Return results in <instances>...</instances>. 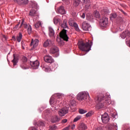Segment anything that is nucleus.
I'll list each match as a JSON object with an SVG mask.
<instances>
[{
	"mask_svg": "<svg viewBox=\"0 0 130 130\" xmlns=\"http://www.w3.org/2000/svg\"><path fill=\"white\" fill-rule=\"evenodd\" d=\"M82 3L83 5H87L90 3V0H82Z\"/></svg>",
	"mask_w": 130,
	"mask_h": 130,
	"instance_id": "nucleus-35",
	"label": "nucleus"
},
{
	"mask_svg": "<svg viewBox=\"0 0 130 130\" xmlns=\"http://www.w3.org/2000/svg\"><path fill=\"white\" fill-rule=\"evenodd\" d=\"M87 19L88 20H91V16H88V15L86 16Z\"/></svg>",
	"mask_w": 130,
	"mask_h": 130,
	"instance_id": "nucleus-52",
	"label": "nucleus"
},
{
	"mask_svg": "<svg viewBox=\"0 0 130 130\" xmlns=\"http://www.w3.org/2000/svg\"><path fill=\"white\" fill-rule=\"evenodd\" d=\"M94 130H104L103 126H98L94 128Z\"/></svg>",
	"mask_w": 130,
	"mask_h": 130,
	"instance_id": "nucleus-39",
	"label": "nucleus"
},
{
	"mask_svg": "<svg viewBox=\"0 0 130 130\" xmlns=\"http://www.w3.org/2000/svg\"><path fill=\"white\" fill-rule=\"evenodd\" d=\"M73 26H74L75 29V30L76 31H80V29H79V27H78V24L76 23H74Z\"/></svg>",
	"mask_w": 130,
	"mask_h": 130,
	"instance_id": "nucleus-36",
	"label": "nucleus"
},
{
	"mask_svg": "<svg viewBox=\"0 0 130 130\" xmlns=\"http://www.w3.org/2000/svg\"><path fill=\"white\" fill-rule=\"evenodd\" d=\"M12 39L14 40V41H15L16 40V38L15 37V36H13L12 37Z\"/></svg>",
	"mask_w": 130,
	"mask_h": 130,
	"instance_id": "nucleus-53",
	"label": "nucleus"
},
{
	"mask_svg": "<svg viewBox=\"0 0 130 130\" xmlns=\"http://www.w3.org/2000/svg\"><path fill=\"white\" fill-rule=\"evenodd\" d=\"M37 124L38 125V126H45V123L42 121H39L37 122Z\"/></svg>",
	"mask_w": 130,
	"mask_h": 130,
	"instance_id": "nucleus-32",
	"label": "nucleus"
},
{
	"mask_svg": "<svg viewBox=\"0 0 130 130\" xmlns=\"http://www.w3.org/2000/svg\"><path fill=\"white\" fill-rule=\"evenodd\" d=\"M64 99V94L61 93H56L54 94L50 99V105H55L56 103H59Z\"/></svg>",
	"mask_w": 130,
	"mask_h": 130,
	"instance_id": "nucleus-3",
	"label": "nucleus"
},
{
	"mask_svg": "<svg viewBox=\"0 0 130 130\" xmlns=\"http://www.w3.org/2000/svg\"><path fill=\"white\" fill-rule=\"evenodd\" d=\"M80 55L82 56V55H84L85 54H79Z\"/></svg>",
	"mask_w": 130,
	"mask_h": 130,
	"instance_id": "nucleus-58",
	"label": "nucleus"
},
{
	"mask_svg": "<svg viewBox=\"0 0 130 130\" xmlns=\"http://www.w3.org/2000/svg\"><path fill=\"white\" fill-rule=\"evenodd\" d=\"M32 8H35L36 10H37V9L39 7L38 4L36 3V2H34L32 3Z\"/></svg>",
	"mask_w": 130,
	"mask_h": 130,
	"instance_id": "nucleus-38",
	"label": "nucleus"
},
{
	"mask_svg": "<svg viewBox=\"0 0 130 130\" xmlns=\"http://www.w3.org/2000/svg\"><path fill=\"white\" fill-rule=\"evenodd\" d=\"M22 25L24 26L25 28H28V26L27 24L24 23V19L22 20L21 24V25L20 26V28H21Z\"/></svg>",
	"mask_w": 130,
	"mask_h": 130,
	"instance_id": "nucleus-30",
	"label": "nucleus"
},
{
	"mask_svg": "<svg viewBox=\"0 0 130 130\" xmlns=\"http://www.w3.org/2000/svg\"><path fill=\"white\" fill-rule=\"evenodd\" d=\"M56 12H57V13L61 15H64L66 14V11L65 10L64 7L62 6H59V7L56 9Z\"/></svg>",
	"mask_w": 130,
	"mask_h": 130,
	"instance_id": "nucleus-9",
	"label": "nucleus"
},
{
	"mask_svg": "<svg viewBox=\"0 0 130 130\" xmlns=\"http://www.w3.org/2000/svg\"><path fill=\"white\" fill-rule=\"evenodd\" d=\"M78 48L82 51L89 52L91 49V45L88 43H84L83 41H79L77 44Z\"/></svg>",
	"mask_w": 130,
	"mask_h": 130,
	"instance_id": "nucleus-4",
	"label": "nucleus"
},
{
	"mask_svg": "<svg viewBox=\"0 0 130 130\" xmlns=\"http://www.w3.org/2000/svg\"><path fill=\"white\" fill-rule=\"evenodd\" d=\"M79 113L80 114H84L87 113V111L85 110L84 109H80L79 110Z\"/></svg>",
	"mask_w": 130,
	"mask_h": 130,
	"instance_id": "nucleus-34",
	"label": "nucleus"
},
{
	"mask_svg": "<svg viewBox=\"0 0 130 130\" xmlns=\"http://www.w3.org/2000/svg\"><path fill=\"white\" fill-rule=\"evenodd\" d=\"M59 49L56 46H53L51 50H50V53L55 54L56 57L59 55L58 54Z\"/></svg>",
	"mask_w": 130,
	"mask_h": 130,
	"instance_id": "nucleus-8",
	"label": "nucleus"
},
{
	"mask_svg": "<svg viewBox=\"0 0 130 130\" xmlns=\"http://www.w3.org/2000/svg\"><path fill=\"white\" fill-rule=\"evenodd\" d=\"M60 120V119L57 116H56L54 117V118H52L51 121L52 122V123H56L59 121Z\"/></svg>",
	"mask_w": 130,
	"mask_h": 130,
	"instance_id": "nucleus-22",
	"label": "nucleus"
},
{
	"mask_svg": "<svg viewBox=\"0 0 130 130\" xmlns=\"http://www.w3.org/2000/svg\"><path fill=\"white\" fill-rule=\"evenodd\" d=\"M44 58L45 61L49 63H52L54 61V59L52 58V57L49 55L45 56Z\"/></svg>",
	"mask_w": 130,
	"mask_h": 130,
	"instance_id": "nucleus-13",
	"label": "nucleus"
},
{
	"mask_svg": "<svg viewBox=\"0 0 130 130\" xmlns=\"http://www.w3.org/2000/svg\"><path fill=\"white\" fill-rule=\"evenodd\" d=\"M128 31L126 30L124 32H123L120 35V36L121 37V38L122 39H124L125 38V37H126L127 36H128Z\"/></svg>",
	"mask_w": 130,
	"mask_h": 130,
	"instance_id": "nucleus-25",
	"label": "nucleus"
},
{
	"mask_svg": "<svg viewBox=\"0 0 130 130\" xmlns=\"http://www.w3.org/2000/svg\"><path fill=\"white\" fill-rule=\"evenodd\" d=\"M49 36L51 37H54L55 35L54 30L51 27L49 28Z\"/></svg>",
	"mask_w": 130,
	"mask_h": 130,
	"instance_id": "nucleus-23",
	"label": "nucleus"
},
{
	"mask_svg": "<svg viewBox=\"0 0 130 130\" xmlns=\"http://www.w3.org/2000/svg\"><path fill=\"white\" fill-rule=\"evenodd\" d=\"M54 23L55 24H59L60 25L61 24V19L58 18V17L56 16L54 18Z\"/></svg>",
	"mask_w": 130,
	"mask_h": 130,
	"instance_id": "nucleus-19",
	"label": "nucleus"
},
{
	"mask_svg": "<svg viewBox=\"0 0 130 130\" xmlns=\"http://www.w3.org/2000/svg\"><path fill=\"white\" fill-rule=\"evenodd\" d=\"M71 105H72V106H74V105H75V104H71Z\"/></svg>",
	"mask_w": 130,
	"mask_h": 130,
	"instance_id": "nucleus-59",
	"label": "nucleus"
},
{
	"mask_svg": "<svg viewBox=\"0 0 130 130\" xmlns=\"http://www.w3.org/2000/svg\"><path fill=\"white\" fill-rule=\"evenodd\" d=\"M119 10L122 12L124 14H125V13H124V12H123V11H122V9H119Z\"/></svg>",
	"mask_w": 130,
	"mask_h": 130,
	"instance_id": "nucleus-54",
	"label": "nucleus"
},
{
	"mask_svg": "<svg viewBox=\"0 0 130 130\" xmlns=\"http://www.w3.org/2000/svg\"><path fill=\"white\" fill-rule=\"evenodd\" d=\"M63 3H65L66 5H69L70 0H62Z\"/></svg>",
	"mask_w": 130,
	"mask_h": 130,
	"instance_id": "nucleus-45",
	"label": "nucleus"
},
{
	"mask_svg": "<svg viewBox=\"0 0 130 130\" xmlns=\"http://www.w3.org/2000/svg\"><path fill=\"white\" fill-rule=\"evenodd\" d=\"M27 58L25 56H23L22 57V62H24V63H25L27 62Z\"/></svg>",
	"mask_w": 130,
	"mask_h": 130,
	"instance_id": "nucleus-40",
	"label": "nucleus"
},
{
	"mask_svg": "<svg viewBox=\"0 0 130 130\" xmlns=\"http://www.w3.org/2000/svg\"><path fill=\"white\" fill-rule=\"evenodd\" d=\"M29 15L31 16L35 17L36 16H37V10H35L34 9H32L29 13Z\"/></svg>",
	"mask_w": 130,
	"mask_h": 130,
	"instance_id": "nucleus-24",
	"label": "nucleus"
},
{
	"mask_svg": "<svg viewBox=\"0 0 130 130\" xmlns=\"http://www.w3.org/2000/svg\"><path fill=\"white\" fill-rule=\"evenodd\" d=\"M75 127H76L75 124H72V126H71V129H74V128H75Z\"/></svg>",
	"mask_w": 130,
	"mask_h": 130,
	"instance_id": "nucleus-51",
	"label": "nucleus"
},
{
	"mask_svg": "<svg viewBox=\"0 0 130 130\" xmlns=\"http://www.w3.org/2000/svg\"><path fill=\"white\" fill-rule=\"evenodd\" d=\"M92 113L91 112H89L86 114V116L87 117H88L92 116Z\"/></svg>",
	"mask_w": 130,
	"mask_h": 130,
	"instance_id": "nucleus-44",
	"label": "nucleus"
},
{
	"mask_svg": "<svg viewBox=\"0 0 130 130\" xmlns=\"http://www.w3.org/2000/svg\"><path fill=\"white\" fill-rule=\"evenodd\" d=\"M68 111L69 109L67 107H64L59 110L58 114H59V116H60V117H63L66 114L68 113Z\"/></svg>",
	"mask_w": 130,
	"mask_h": 130,
	"instance_id": "nucleus-7",
	"label": "nucleus"
},
{
	"mask_svg": "<svg viewBox=\"0 0 130 130\" xmlns=\"http://www.w3.org/2000/svg\"><path fill=\"white\" fill-rule=\"evenodd\" d=\"M94 16L96 19L97 20H99L101 19L100 14L99 12L98 11H94Z\"/></svg>",
	"mask_w": 130,
	"mask_h": 130,
	"instance_id": "nucleus-21",
	"label": "nucleus"
},
{
	"mask_svg": "<svg viewBox=\"0 0 130 130\" xmlns=\"http://www.w3.org/2000/svg\"><path fill=\"white\" fill-rule=\"evenodd\" d=\"M60 25H61V27L63 28V29H64L65 28H67L68 29V26L67 25V20L64 19L63 21V23H60Z\"/></svg>",
	"mask_w": 130,
	"mask_h": 130,
	"instance_id": "nucleus-18",
	"label": "nucleus"
},
{
	"mask_svg": "<svg viewBox=\"0 0 130 130\" xmlns=\"http://www.w3.org/2000/svg\"><path fill=\"white\" fill-rule=\"evenodd\" d=\"M14 59L12 60V62L13 63V66H16V64L18 62V58L17 56H15V54H13Z\"/></svg>",
	"mask_w": 130,
	"mask_h": 130,
	"instance_id": "nucleus-27",
	"label": "nucleus"
},
{
	"mask_svg": "<svg viewBox=\"0 0 130 130\" xmlns=\"http://www.w3.org/2000/svg\"><path fill=\"white\" fill-rule=\"evenodd\" d=\"M44 69L45 70L46 72H48V71H49V67H47V68L44 67Z\"/></svg>",
	"mask_w": 130,
	"mask_h": 130,
	"instance_id": "nucleus-50",
	"label": "nucleus"
},
{
	"mask_svg": "<svg viewBox=\"0 0 130 130\" xmlns=\"http://www.w3.org/2000/svg\"><path fill=\"white\" fill-rule=\"evenodd\" d=\"M20 67H21V68H22V69L23 70H26V63L22 62L20 64Z\"/></svg>",
	"mask_w": 130,
	"mask_h": 130,
	"instance_id": "nucleus-37",
	"label": "nucleus"
},
{
	"mask_svg": "<svg viewBox=\"0 0 130 130\" xmlns=\"http://www.w3.org/2000/svg\"><path fill=\"white\" fill-rule=\"evenodd\" d=\"M62 130H70V126H67L65 128H63V129Z\"/></svg>",
	"mask_w": 130,
	"mask_h": 130,
	"instance_id": "nucleus-48",
	"label": "nucleus"
},
{
	"mask_svg": "<svg viewBox=\"0 0 130 130\" xmlns=\"http://www.w3.org/2000/svg\"><path fill=\"white\" fill-rule=\"evenodd\" d=\"M42 23L40 21H39L35 24V26L36 28H38L40 26H41Z\"/></svg>",
	"mask_w": 130,
	"mask_h": 130,
	"instance_id": "nucleus-33",
	"label": "nucleus"
},
{
	"mask_svg": "<svg viewBox=\"0 0 130 130\" xmlns=\"http://www.w3.org/2000/svg\"><path fill=\"white\" fill-rule=\"evenodd\" d=\"M100 23L102 26L106 27L108 24V19L103 17L102 19H100Z\"/></svg>",
	"mask_w": 130,
	"mask_h": 130,
	"instance_id": "nucleus-10",
	"label": "nucleus"
},
{
	"mask_svg": "<svg viewBox=\"0 0 130 130\" xmlns=\"http://www.w3.org/2000/svg\"><path fill=\"white\" fill-rule=\"evenodd\" d=\"M102 121L104 124H107L110 121V117L107 113H104L101 116Z\"/></svg>",
	"mask_w": 130,
	"mask_h": 130,
	"instance_id": "nucleus-6",
	"label": "nucleus"
},
{
	"mask_svg": "<svg viewBox=\"0 0 130 130\" xmlns=\"http://www.w3.org/2000/svg\"><path fill=\"white\" fill-rule=\"evenodd\" d=\"M87 129V126L84 123H81L78 125L79 130H86Z\"/></svg>",
	"mask_w": 130,
	"mask_h": 130,
	"instance_id": "nucleus-14",
	"label": "nucleus"
},
{
	"mask_svg": "<svg viewBox=\"0 0 130 130\" xmlns=\"http://www.w3.org/2000/svg\"><path fill=\"white\" fill-rule=\"evenodd\" d=\"M31 130H37V129L35 127H32Z\"/></svg>",
	"mask_w": 130,
	"mask_h": 130,
	"instance_id": "nucleus-56",
	"label": "nucleus"
},
{
	"mask_svg": "<svg viewBox=\"0 0 130 130\" xmlns=\"http://www.w3.org/2000/svg\"><path fill=\"white\" fill-rule=\"evenodd\" d=\"M82 118V116L80 115H78L77 116H76L73 120V122H76L77 121H78L79 120H80Z\"/></svg>",
	"mask_w": 130,
	"mask_h": 130,
	"instance_id": "nucleus-31",
	"label": "nucleus"
},
{
	"mask_svg": "<svg viewBox=\"0 0 130 130\" xmlns=\"http://www.w3.org/2000/svg\"><path fill=\"white\" fill-rule=\"evenodd\" d=\"M57 126L56 125L50 126V130H56Z\"/></svg>",
	"mask_w": 130,
	"mask_h": 130,
	"instance_id": "nucleus-41",
	"label": "nucleus"
},
{
	"mask_svg": "<svg viewBox=\"0 0 130 130\" xmlns=\"http://www.w3.org/2000/svg\"><path fill=\"white\" fill-rule=\"evenodd\" d=\"M120 6L123 8H124V5L123 4H120Z\"/></svg>",
	"mask_w": 130,
	"mask_h": 130,
	"instance_id": "nucleus-57",
	"label": "nucleus"
},
{
	"mask_svg": "<svg viewBox=\"0 0 130 130\" xmlns=\"http://www.w3.org/2000/svg\"><path fill=\"white\" fill-rule=\"evenodd\" d=\"M89 95L88 92H80L77 95V99L79 101L88 102Z\"/></svg>",
	"mask_w": 130,
	"mask_h": 130,
	"instance_id": "nucleus-5",
	"label": "nucleus"
},
{
	"mask_svg": "<svg viewBox=\"0 0 130 130\" xmlns=\"http://www.w3.org/2000/svg\"><path fill=\"white\" fill-rule=\"evenodd\" d=\"M21 46H22V48L23 49H25V47H26V45L25 44V42L23 41L21 42Z\"/></svg>",
	"mask_w": 130,
	"mask_h": 130,
	"instance_id": "nucleus-43",
	"label": "nucleus"
},
{
	"mask_svg": "<svg viewBox=\"0 0 130 130\" xmlns=\"http://www.w3.org/2000/svg\"><path fill=\"white\" fill-rule=\"evenodd\" d=\"M91 9V4L90 3H88V4H85V6L84 7V10L86 12L88 11Z\"/></svg>",
	"mask_w": 130,
	"mask_h": 130,
	"instance_id": "nucleus-28",
	"label": "nucleus"
},
{
	"mask_svg": "<svg viewBox=\"0 0 130 130\" xmlns=\"http://www.w3.org/2000/svg\"><path fill=\"white\" fill-rule=\"evenodd\" d=\"M14 2L20 5H26L28 3V0H14Z\"/></svg>",
	"mask_w": 130,
	"mask_h": 130,
	"instance_id": "nucleus-15",
	"label": "nucleus"
},
{
	"mask_svg": "<svg viewBox=\"0 0 130 130\" xmlns=\"http://www.w3.org/2000/svg\"><path fill=\"white\" fill-rule=\"evenodd\" d=\"M19 25V23L17 25H16L15 27V28L16 29H17V28H18Z\"/></svg>",
	"mask_w": 130,
	"mask_h": 130,
	"instance_id": "nucleus-55",
	"label": "nucleus"
},
{
	"mask_svg": "<svg viewBox=\"0 0 130 130\" xmlns=\"http://www.w3.org/2000/svg\"><path fill=\"white\" fill-rule=\"evenodd\" d=\"M52 45V42L50 40H47L46 42L44 43V47H47L48 46H50Z\"/></svg>",
	"mask_w": 130,
	"mask_h": 130,
	"instance_id": "nucleus-20",
	"label": "nucleus"
},
{
	"mask_svg": "<svg viewBox=\"0 0 130 130\" xmlns=\"http://www.w3.org/2000/svg\"><path fill=\"white\" fill-rule=\"evenodd\" d=\"M38 43H39V41L38 39H35L34 41L33 39H32L30 45V46L33 45V47L35 48L38 45Z\"/></svg>",
	"mask_w": 130,
	"mask_h": 130,
	"instance_id": "nucleus-17",
	"label": "nucleus"
},
{
	"mask_svg": "<svg viewBox=\"0 0 130 130\" xmlns=\"http://www.w3.org/2000/svg\"><path fill=\"white\" fill-rule=\"evenodd\" d=\"M82 27L83 30L87 31L89 30V28H90V25L86 22L84 21L82 23Z\"/></svg>",
	"mask_w": 130,
	"mask_h": 130,
	"instance_id": "nucleus-12",
	"label": "nucleus"
},
{
	"mask_svg": "<svg viewBox=\"0 0 130 130\" xmlns=\"http://www.w3.org/2000/svg\"><path fill=\"white\" fill-rule=\"evenodd\" d=\"M118 126L115 124H110L108 126V130H117Z\"/></svg>",
	"mask_w": 130,
	"mask_h": 130,
	"instance_id": "nucleus-16",
	"label": "nucleus"
},
{
	"mask_svg": "<svg viewBox=\"0 0 130 130\" xmlns=\"http://www.w3.org/2000/svg\"><path fill=\"white\" fill-rule=\"evenodd\" d=\"M73 5L75 7H77L80 5V0H73Z\"/></svg>",
	"mask_w": 130,
	"mask_h": 130,
	"instance_id": "nucleus-29",
	"label": "nucleus"
},
{
	"mask_svg": "<svg viewBox=\"0 0 130 130\" xmlns=\"http://www.w3.org/2000/svg\"><path fill=\"white\" fill-rule=\"evenodd\" d=\"M81 17L83 19H84L85 18V14L84 13H82V15L81 16Z\"/></svg>",
	"mask_w": 130,
	"mask_h": 130,
	"instance_id": "nucleus-49",
	"label": "nucleus"
},
{
	"mask_svg": "<svg viewBox=\"0 0 130 130\" xmlns=\"http://www.w3.org/2000/svg\"><path fill=\"white\" fill-rule=\"evenodd\" d=\"M31 27L30 25H29L28 27H27V31L28 32L29 34H30L31 32Z\"/></svg>",
	"mask_w": 130,
	"mask_h": 130,
	"instance_id": "nucleus-42",
	"label": "nucleus"
},
{
	"mask_svg": "<svg viewBox=\"0 0 130 130\" xmlns=\"http://www.w3.org/2000/svg\"><path fill=\"white\" fill-rule=\"evenodd\" d=\"M96 108L98 110L102 109L104 106H109L111 104V97L109 94L102 95L99 96L96 101Z\"/></svg>",
	"mask_w": 130,
	"mask_h": 130,
	"instance_id": "nucleus-1",
	"label": "nucleus"
},
{
	"mask_svg": "<svg viewBox=\"0 0 130 130\" xmlns=\"http://www.w3.org/2000/svg\"><path fill=\"white\" fill-rule=\"evenodd\" d=\"M67 121H68V120L67 119H63L62 120L61 123H66L67 122Z\"/></svg>",
	"mask_w": 130,
	"mask_h": 130,
	"instance_id": "nucleus-46",
	"label": "nucleus"
},
{
	"mask_svg": "<svg viewBox=\"0 0 130 130\" xmlns=\"http://www.w3.org/2000/svg\"><path fill=\"white\" fill-rule=\"evenodd\" d=\"M22 39V35L21 32L19 33V35L16 37V40L20 43Z\"/></svg>",
	"mask_w": 130,
	"mask_h": 130,
	"instance_id": "nucleus-26",
	"label": "nucleus"
},
{
	"mask_svg": "<svg viewBox=\"0 0 130 130\" xmlns=\"http://www.w3.org/2000/svg\"><path fill=\"white\" fill-rule=\"evenodd\" d=\"M30 65L34 69H38L40 66V62L37 60L36 61H30Z\"/></svg>",
	"mask_w": 130,
	"mask_h": 130,
	"instance_id": "nucleus-11",
	"label": "nucleus"
},
{
	"mask_svg": "<svg viewBox=\"0 0 130 130\" xmlns=\"http://www.w3.org/2000/svg\"><path fill=\"white\" fill-rule=\"evenodd\" d=\"M111 17H112V18H116L117 17V15H116V14H112Z\"/></svg>",
	"mask_w": 130,
	"mask_h": 130,
	"instance_id": "nucleus-47",
	"label": "nucleus"
},
{
	"mask_svg": "<svg viewBox=\"0 0 130 130\" xmlns=\"http://www.w3.org/2000/svg\"><path fill=\"white\" fill-rule=\"evenodd\" d=\"M67 30L63 29L60 32V38L57 39L58 45L60 46L64 45V41L66 42L68 41L69 38L67 34Z\"/></svg>",
	"mask_w": 130,
	"mask_h": 130,
	"instance_id": "nucleus-2",
	"label": "nucleus"
}]
</instances>
